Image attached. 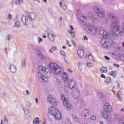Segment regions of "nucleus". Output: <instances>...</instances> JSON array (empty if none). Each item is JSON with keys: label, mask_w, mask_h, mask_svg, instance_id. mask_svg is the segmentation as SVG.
Returning a JSON list of instances; mask_svg holds the SVG:
<instances>
[{"label": "nucleus", "mask_w": 124, "mask_h": 124, "mask_svg": "<svg viewBox=\"0 0 124 124\" xmlns=\"http://www.w3.org/2000/svg\"><path fill=\"white\" fill-rule=\"evenodd\" d=\"M71 36L73 38H75V33H74V32H71Z\"/></svg>", "instance_id": "nucleus-42"}, {"label": "nucleus", "mask_w": 124, "mask_h": 124, "mask_svg": "<svg viewBox=\"0 0 124 124\" xmlns=\"http://www.w3.org/2000/svg\"><path fill=\"white\" fill-rule=\"evenodd\" d=\"M108 18L110 19L111 23V25L109 31V33L110 34L111 31H112L114 30L115 26H117V25L120 23V19L111 13H108Z\"/></svg>", "instance_id": "nucleus-4"}, {"label": "nucleus", "mask_w": 124, "mask_h": 124, "mask_svg": "<svg viewBox=\"0 0 124 124\" xmlns=\"http://www.w3.org/2000/svg\"><path fill=\"white\" fill-rule=\"evenodd\" d=\"M31 106V103H30V102L26 103V106L27 107H30Z\"/></svg>", "instance_id": "nucleus-53"}, {"label": "nucleus", "mask_w": 124, "mask_h": 124, "mask_svg": "<svg viewBox=\"0 0 124 124\" xmlns=\"http://www.w3.org/2000/svg\"><path fill=\"white\" fill-rule=\"evenodd\" d=\"M87 66H89V67H91L92 66H93V63L92 62H88L87 64Z\"/></svg>", "instance_id": "nucleus-40"}, {"label": "nucleus", "mask_w": 124, "mask_h": 124, "mask_svg": "<svg viewBox=\"0 0 124 124\" xmlns=\"http://www.w3.org/2000/svg\"><path fill=\"white\" fill-rule=\"evenodd\" d=\"M72 119L76 122V123H79L80 122V119L78 117H77V116L73 114L72 115Z\"/></svg>", "instance_id": "nucleus-25"}, {"label": "nucleus", "mask_w": 124, "mask_h": 124, "mask_svg": "<svg viewBox=\"0 0 124 124\" xmlns=\"http://www.w3.org/2000/svg\"><path fill=\"white\" fill-rule=\"evenodd\" d=\"M23 0H16V3H22L23 2Z\"/></svg>", "instance_id": "nucleus-47"}, {"label": "nucleus", "mask_w": 124, "mask_h": 124, "mask_svg": "<svg viewBox=\"0 0 124 124\" xmlns=\"http://www.w3.org/2000/svg\"><path fill=\"white\" fill-rule=\"evenodd\" d=\"M52 49H53L54 51H56L57 50V47H56V46H53Z\"/></svg>", "instance_id": "nucleus-59"}, {"label": "nucleus", "mask_w": 124, "mask_h": 124, "mask_svg": "<svg viewBox=\"0 0 124 124\" xmlns=\"http://www.w3.org/2000/svg\"><path fill=\"white\" fill-rule=\"evenodd\" d=\"M97 95L99 98H100L101 99H103V98H104L105 97V95H104V93H101V92H98L97 93Z\"/></svg>", "instance_id": "nucleus-23"}, {"label": "nucleus", "mask_w": 124, "mask_h": 124, "mask_svg": "<svg viewBox=\"0 0 124 124\" xmlns=\"http://www.w3.org/2000/svg\"><path fill=\"white\" fill-rule=\"evenodd\" d=\"M48 110L50 114L55 118V120H57V121L62 120V113L59 111V109L54 107H50L49 108Z\"/></svg>", "instance_id": "nucleus-6"}, {"label": "nucleus", "mask_w": 124, "mask_h": 124, "mask_svg": "<svg viewBox=\"0 0 124 124\" xmlns=\"http://www.w3.org/2000/svg\"><path fill=\"white\" fill-rule=\"evenodd\" d=\"M71 42H72V43H73V44H74V45H75V42H74V40H72V41H71Z\"/></svg>", "instance_id": "nucleus-62"}, {"label": "nucleus", "mask_w": 124, "mask_h": 124, "mask_svg": "<svg viewBox=\"0 0 124 124\" xmlns=\"http://www.w3.org/2000/svg\"><path fill=\"white\" fill-rule=\"evenodd\" d=\"M60 53H61V55H62V56H65V53L63 51L61 50Z\"/></svg>", "instance_id": "nucleus-49"}, {"label": "nucleus", "mask_w": 124, "mask_h": 124, "mask_svg": "<svg viewBox=\"0 0 124 124\" xmlns=\"http://www.w3.org/2000/svg\"><path fill=\"white\" fill-rule=\"evenodd\" d=\"M15 27L16 28H20L21 27V23L20 20H17L15 24Z\"/></svg>", "instance_id": "nucleus-27"}, {"label": "nucleus", "mask_w": 124, "mask_h": 124, "mask_svg": "<svg viewBox=\"0 0 124 124\" xmlns=\"http://www.w3.org/2000/svg\"><path fill=\"white\" fill-rule=\"evenodd\" d=\"M109 75L113 76V77H114V78H115V77H116V76H117V73H116V72L111 71V72H109Z\"/></svg>", "instance_id": "nucleus-31"}, {"label": "nucleus", "mask_w": 124, "mask_h": 124, "mask_svg": "<svg viewBox=\"0 0 124 124\" xmlns=\"http://www.w3.org/2000/svg\"><path fill=\"white\" fill-rule=\"evenodd\" d=\"M72 95L74 97L75 99H77L80 96V91L79 89L76 88L72 92Z\"/></svg>", "instance_id": "nucleus-12"}, {"label": "nucleus", "mask_w": 124, "mask_h": 124, "mask_svg": "<svg viewBox=\"0 0 124 124\" xmlns=\"http://www.w3.org/2000/svg\"><path fill=\"white\" fill-rule=\"evenodd\" d=\"M93 9L100 18H104L105 17V12L103 9L101 8L99 9L98 6H95Z\"/></svg>", "instance_id": "nucleus-8"}, {"label": "nucleus", "mask_w": 124, "mask_h": 124, "mask_svg": "<svg viewBox=\"0 0 124 124\" xmlns=\"http://www.w3.org/2000/svg\"><path fill=\"white\" fill-rule=\"evenodd\" d=\"M104 23H108V20L105 19L104 21Z\"/></svg>", "instance_id": "nucleus-63"}, {"label": "nucleus", "mask_w": 124, "mask_h": 124, "mask_svg": "<svg viewBox=\"0 0 124 124\" xmlns=\"http://www.w3.org/2000/svg\"><path fill=\"white\" fill-rule=\"evenodd\" d=\"M21 21L23 25H26V26L28 25L29 23V20L28 19V17H27L25 16H23L21 17Z\"/></svg>", "instance_id": "nucleus-18"}, {"label": "nucleus", "mask_w": 124, "mask_h": 124, "mask_svg": "<svg viewBox=\"0 0 124 124\" xmlns=\"http://www.w3.org/2000/svg\"><path fill=\"white\" fill-rule=\"evenodd\" d=\"M49 68L55 75H58L62 73V68L56 63H49Z\"/></svg>", "instance_id": "nucleus-7"}, {"label": "nucleus", "mask_w": 124, "mask_h": 124, "mask_svg": "<svg viewBox=\"0 0 124 124\" xmlns=\"http://www.w3.org/2000/svg\"><path fill=\"white\" fill-rule=\"evenodd\" d=\"M101 77L102 78H106V77H105V75H104V74L101 75Z\"/></svg>", "instance_id": "nucleus-60"}, {"label": "nucleus", "mask_w": 124, "mask_h": 124, "mask_svg": "<svg viewBox=\"0 0 124 124\" xmlns=\"http://www.w3.org/2000/svg\"><path fill=\"white\" fill-rule=\"evenodd\" d=\"M47 100L50 103V104H52V105H54L55 106H57L58 104V101L55 98L53 97V96L50 95L47 97Z\"/></svg>", "instance_id": "nucleus-11"}, {"label": "nucleus", "mask_w": 124, "mask_h": 124, "mask_svg": "<svg viewBox=\"0 0 124 124\" xmlns=\"http://www.w3.org/2000/svg\"><path fill=\"white\" fill-rule=\"evenodd\" d=\"M4 121L6 122L7 124H8V120H7V116H5L4 117Z\"/></svg>", "instance_id": "nucleus-45"}, {"label": "nucleus", "mask_w": 124, "mask_h": 124, "mask_svg": "<svg viewBox=\"0 0 124 124\" xmlns=\"http://www.w3.org/2000/svg\"><path fill=\"white\" fill-rule=\"evenodd\" d=\"M38 70L39 80L43 82V83L48 82V81H49L48 78H50L52 76V74L51 73V72L49 71V69L46 67L39 66Z\"/></svg>", "instance_id": "nucleus-1"}, {"label": "nucleus", "mask_w": 124, "mask_h": 124, "mask_svg": "<svg viewBox=\"0 0 124 124\" xmlns=\"http://www.w3.org/2000/svg\"><path fill=\"white\" fill-rule=\"evenodd\" d=\"M85 59H89V60H90V61H92L93 60V56H92V54L87 55L85 56Z\"/></svg>", "instance_id": "nucleus-30"}, {"label": "nucleus", "mask_w": 124, "mask_h": 124, "mask_svg": "<svg viewBox=\"0 0 124 124\" xmlns=\"http://www.w3.org/2000/svg\"><path fill=\"white\" fill-rule=\"evenodd\" d=\"M79 20L80 22L83 23L85 26H86V31H87L88 32H89V33H91L92 34H95V33H97V32H98L97 28L93 25L90 24L89 22H87V16H82L79 17Z\"/></svg>", "instance_id": "nucleus-2"}, {"label": "nucleus", "mask_w": 124, "mask_h": 124, "mask_svg": "<svg viewBox=\"0 0 124 124\" xmlns=\"http://www.w3.org/2000/svg\"><path fill=\"white\" fill-rule=\"evenodd\" d=\"M105 59L107 60V61H110V58L108 56H105Z\"/></svg>", "instance_id": "nucleus-56"}, {"label": "nucleus", "mask_w": 124, "mask_h": 124, "mask_svg": "<svg viewBox=\"0 0 124 124\" xmlns=\"http://www.w3.org/2000/svg\"><path fill=\"white\" fill-rule=\"evenodd\" d=\"M122 94V92L121 91H118V93L116 94L117 96H121Z\"/></svg>", "instance_id": "nucleus-50"}, {"label": "nucleus", "mask_w": 124, "mask_h": 124, "mask_svg": "<svg viewBox=\"0 0 124 124\" xmlns=\"http://www.w3.org/2000/svg\"><path fill=\"white\" fill-rule=\"evenodd\" d=\"M112 31H110L111 36H113V37H120L121 35H123L124 32V23L123 25V27L122 29H121L120 26L118 24H116V26H115Z\"/></svg>", "instance_id": "nucleus-5"}, {"label": "nucleus", "mask_w": 124, "mask_h": 124, "mask_svg": "<svg viewBox=\"0 0 124 124\" xmlns=\"http://www.w3.org/2000/svg\"><path fill=\"white\" fill-rule=\"evenodd\" d=\"M38 123H39V118L38 117L35 118L33 121V123L36 124H38Z\"/></svg>", "instance_id": "nucleus-29"}, {"label": "nucleus", "mask_w": 124, "mask_h": 124, "mask_svg": "<svg viewBox=\"0 0 124 124\" xmlns=\"http://www.w3.org/2000/svg\"><path fill=\"white\" fill-rule=\"evenodd\" d=\"M62 79L63 82H65V83L68 82V80H69L68 75L66 74L65 72H64L62 75Z\"/></svg>", "instance_id": "nucleus-19"}, {"label": "nucleus", "mask_w": 124, "mask_h": 124, "mask_svg": "<svg viewBox=\"0 0 124 124\" xmlns=\"http://www.w3.org/2000/svg\"><path fill=\"white\" fill-rule=\"evenodd\" d=\"M99 36L102 39H105L106 38H108L110 36V35L107 31L104 30H101L99 32Z\"/></svg>", "instance_id": "nucleus-9"}, {"label": "nucleus", "mask_w": 124, "mask_h": 124, "mask_svg": "<svg viewBox=\"0 0 124 124\" xmlns=\"http://www.w3.org/2000/svg\"><path fill=\"white\" fill-rule=\"evenodd\" d=\"M120 112H124V108H122L120 109Z\"/></svg>", "instance_id": "nucleus-61"}, {"label": "nucleus", "mask_w": 124, "mask_h": 124, "mask_svg": "<svg viewBox=\"0 0 124 124\" xmlns=\"http://www.w3.org/2000/svg\"><path fill=\"white\" fill-rule=\"evenodd\" d=\"M61 99H62V100L63 103H64V101L68 100V99H66V98H65L64 95H63V94L61 95Z\"/></svg>", "instance_id": "nucleus-32"}, {"label": "nucleus", "mask_w": 124, "mask_h": 124, "mask_svg": "<svg viewBox=\"0 0 124 124\" xmlns=\"http://www.w3.org/2000/svg\"><path fill=\"white\" fill-rule=\"evenodd\" d=\"M26 94L27 95H30V94H31V93H30L29 90H26Z\"/></svg>", "instance_id": "nucleus-54"}, {"label": "nucleus", "mask_w": 124, "mask_h": 124, "mask_svg": "<svg viewBox=\"0 0 124 124\" xmlns=\"http://www.w3.org/2000/svg\"><path fill=\"white\" fill-rule=\"evenodd\" d=\"M82 115L86 118V119H89V118H90V115H91L90 110H89V109L84 110L82 111Z\"/></svg>", "instance_id": "nucleus-16"}, {"label": "nucleus", "mask_w": 124, "mask_h": 124, "mask_svg": "<svg viewBox=\"0 0 124 124\" xmlns=\"http://www.w3.org/2000/svg\"><path fill=\"white\" fill-rule=\"evenodd\" d=\"M70 28L71 31H74V28H73V26H72V25H70Z\"/></svg>", "instance_id": "nucleus-57"}, {"label": "nucleus", "mask_w": 124, "mask_h": 124, "mask_svg": "<svg viewBox=\"0 0 124 124\" xmlns=\"http://www.w3.org/2000/svg\"><path fill=\"white\" fill-rule=\"evenodd\" d=\"M113 65H114V66H115L116 67H117L118 68H119V67H120V65H119L118 64L113 63Z\"/></svg>", "instance_id": "nucleus-52"}, {"label": "nucleus", "mask_w": 124, "mask_h": 124, "mask_svg": "<svg viewBox=\"0 0 124 124\" xmlns=\"http://www.w3.org/2000/svg\"><path fill=\"white\" fill-rule=\"evenodd\" d=\"M8 18L9 20H12V15L9 14L8 16Z\"/></svg>", "instance_id": "nucleus-44"}, {"label": "nucleus", "mask_w": 124, "mask_h": 124, "mask_svg": "<svg viewBox=\"0 0 124 124\" xmlns=\"http://www.w3.org/2000/svg\"><path fill=\"white\" fill-rule=\"evenodd\" d=\"M66 44L67 45H68V46H69V47H71V45H70V44H69V41L67 40V41H66Z\"/></svg>", "instance_id": "nucleus-46"}, {"label": "nucleus", "mask_w": 124, "mask_h": 124, "mask_svg": "<svg viewBox=\"0 0 124 124\" xmlns=\"http://www.w3.org/2000/svg\"><path fill=\"white\" fill-rule=\"evenodd\" d=\"M22 66L23 68L26 67V62L25 61H23L22 62Z\"/></svg>", "instance_id": "nucleus-41"}, {"label": "nucleus", "mask_w": 124, "mask_h": 124, "mask_svg": "<svg viewBox=\"0 0 124 124\" xmlns=\"http://www.w3.org/2000/svg\"><path fill=\"white\" fill-rule=\"evenodd\" d=\"M10 70L12 73H15L17 71V68H16V66L13 64H11L10 65Z\"/></svg>", "instance_id": "nucleus-21"}, {"label": "nucleus", "mask_w": 124, "mask_h": 124, "mask_svg": "<svg viewBox=\"0 0 124 124\" xmlns=\"http://www.w3.org/2000/svg\"><path fill=\"white\" fill-rule=\"evenodd\" d=\"M117 97L119 101H123V98L121 96H117Z\"/></svg>", "instance_id": "nucleus-43"}, {"label": "nucleus", "mask_w": 124, "mask_h": 124, "mask_svg": "<svg viewBox=\"0 0 124 124\" xmlns=\"http://www.w3.org/2000/svg\"><path fill=\"white\" fill-rule=\"evenodd\" d=\"M118 124H124V117H120L118 122Z\"/></svg>", "instance_id": "nucleus-26"}, {"label": "nucleus", "mask_w": 124, "mask_h": 124, "mask_svg": "<svg viewBox=\"0 0 124 124\" xmlns=\"http://www.w3.org/2000/svg\"><path fill=\"white\" fill-rule=\"evenodd\" d=\"M47 37L49 41H50L51 42H55L56 38L53 34L51 33H48L47 35Z\"/></svg>", "instance_id": "nucleus-17"}, {"label": "nucleus", "mask_w": 124, "mask_h": 124, "mask_svg": "<svg viewBox=\"0 0 124 124\" xmlns=\"http://www.w3.org/2000/svg\"><path fill=\"white\" fill-rule=\"evenodd\" d=\"M37 55L38 57V58H40V59H41V60H43V61H46V57H45V56H44V55H43L42 53L39 52L37 54Z\"/></svg>", "instance_id": "nucleus-22"}, {"label": "nucleus", "mask_w": 124, "mask_h": 124, "mask_svg": "<svg viewBox=\"0 0 124 124\" xmlns=\"http://www.w3.org/2000/svg\"><path fill=\"white\" fill-rule=\"evenodd\" d=\"M35 101H36L37 105H38V104H39V101H38V99L37 98H35Z\"/></svg>", "instance_id": "nucleus-48"}, {"label": "nucleus", "mask_w": 124, "mask_h": 124, "mask_svg": "<svg viewBox=\"0 0 124 124\" xmlns=\"http://www.w3.org/2000/svg\"><path fill=\"white\" fill-rule=\"evenodd\" d=\"M83 38L84 40H88V37H87L86 35L83 36Z\"/></svg>", "instance_id": "nucleus-55"}, {"label": "nucleus", "mask_w": 124, "mask_h": 124, "mask_svg": "<svg viewBox=\"0 0 124 124\" xmlns=\"http://www.w3.org/2000/svg\"><path fill=\"white\" fill-rule=\"evenodd\" d=\"M89 18L91 19V20H93V19L94 18V17L93 16V15L92 13H89Z\"/></svg>", "instance_id": "nucleus-37"}, {"label": "nucleus", "mask_w": 124, "mask_h": 124, "mask_svg": "<svg viewBox=\"0 0 124 124\" xmlns=\"http://www.w3.org/2000/svg\"><path fill=\"white\" fill-rule=\"evenodd\" d=\"M91 120H92V121H95L96 120V117L93 115H92V116L90 118Z\"/></svg>", "instance_id": "nucleus-38"}, {"label": "nucleus", "mask_w": 124, "mask_h": 124, "mask_svg": "<svg viewBox=\"0 0 124 124\" xmlns=\"http://www.w3.org/2000/svg\"><path fill=\"white\" fill-rule=\"evenodd\" d=\"M48 52H49V54H53V51H52V49H49Z\"/></svg>", "instance_id": "nucleus-58"}, {"label": "nucleus", "mask_w": 124, "mask_h": 124, "mask_svg": "<svg viewBox=\"0 0 124 124\" xmlns=\"http://www.w3.org/2000/svg\"><path fill=\"white\" fill-rule=\"evenodd\" d=\"M78 55L79 56V58L83 59L84 58V52L82 49H79L78 50Z\"/></svg>", "instance_id": "nucleus-20"}, {"label": "nucleus", "mask_w": 124, "mask_h": 124, "mask_svg": "<svg viewBox=\"0 0 124 124\" xmlns=\"http://www.w3.org/2000/svg\"><path fill=\"white\" fill-rule=\"evenodd\" d=\"M65 124H71V121H70V120H69L68 119L66 120Z\"/></svg>", "instance_id": "nucleus-39"}, {"label": "nucleus", "mask_w": 124, "mask_h": 124, "mask_svg": "<svg viewBox=\"0 0 124 124\" xmlns=\"http://www.w3.org/2000/svg\"><path fill=\"white\" fill-rule=\"evenodd\" d=\"M112 112H113L112 105L109 102L105 103L103 106V109L101 112L102 117L105 119H111Z\"/></svg>", "instance_id": "nucleus-3"}, {"label": "nucleus", "mask_w": 124, "mask_h": 124, "mask_svg": "<svg viewBox=\"0 0 124 124\" xmlns=\"http://www.w3.org/2000/svg\"><path fill=\"white\" fill-rule=\"evenodd\" d=\"M120 116V115L118 114H114L113 115L114 118L115 119V120H117V119H119Z\"/></svg>", "instance_id": "nucleus-34"}, {"label": "nucleus", "mask_w": 124, "mask_h": 124, "mask_svg": "<svg viewBox=\"0 0 124 124\" xmlns=\"http://www.w3.org/2000/svg\"><path fill=\"white\" fill-rule=\"evenodd\" d=\"M106 83H110L111 82V78L109 77H108L105 80Z\"/></svg>", "instance_id": "nucleus-35"}, {"label": "nucleus", "mask_w": 124, "mask_h": 124, "mask_svg": "<svg viewBox=\"0 0 124 124\" xmlns=\"http://www.w3.org/2000/svg\"><path fill=\"white\" fill-rule=\"evenodd\" d=\"M23 110L24 112V113L25 114L26 116H30L31 115V111L30 110L26 108H23Z\"/></svg>", "instance_id": "nucleus-24"}, {"label": "nucleus", "mask_w": 124, "mask_h": 124, "mask_svg": "<svg viewBox=\"0 0 124 124\" xmlns=\"http://www.w3.org/2000/svg\"><path fill=\"white\" fill-rule=\"evenodd\" d=\"M63 104H64L65 107H66V108H67V109L72 110V109H73V107L72 106V104H71V103H70V102H69V101L68 100L64 101Z\"/></svg>", "instance_id": "nucleus-15"}, {"label": "nucleus", "mask_w": 124, "mask_h": 124, "mask_svg": "<svg viewBox=\"0 0 124 124\" xmlns=\"http://www.w3.org/2000/svg\"><path fill=\"white\" fill-rule=\"evenodd\" d=\"M109 42V41L107 42V41H106L105 39H101L100 41V43L102 46H103L104 48H107V49L111 47V45Z\"/></svg>", "instance_id": "nucleus-10"}, {"label": "nucleus", "mask_w": 124, "mask_h": 124, "mask_svg": "<svg viewBox=\"0 0 124 124\" xmlns=\"http://www.w3.org/2000/svg\"><path fill=\"white\" fill-rule=\"evenodd\" d=\"M59 3L61 5V7H62V8H63V9H64V10H65V9H66V7L65 6L64 4H62V2L60 1Z\"/></svg>", "instance_id": "nucleus-33"}, {"label": "nucleus", "mask_w": 124, "mask_h": 124, "mask_svg": "<svg viewBox=\"0 0 124 124\" xmlns=\"http://www.w3.org/2000/svg\"><path fill=\"white\" fill-rule=\"evenodd\" d=\"M100 70L102 73H106L107 72V69L105 67H101Z\"/></svg>", "instance_id": "nucleus-28"}, {"label": "nucleus", "mask_w": 124, "mask_h": 124, "mask_svg": "<svg viewBox=\"0 0 124 124\" xmlns=\"http://www.w3.org/2000/svg\"><path fill=\"white\" fill-rule=\"evenodd\" d=\"M77 64L78 66V68L80 69V70H81L82 69V63L78 62Z\"/></svg>", "instance_id": "nucleus-36"}, {"label": "nucleus", "mask_w": 124, "mask_h": 124, "mask_svg": "<svg viewBox=\"0 0 124 124\" xmlns=\"http://www.w3.org/2000/svg\"><path fill=\"white\" fill-rule=\"evenodd\" d=\"M104 123H103V121H100V124H104Z\"/></svg>", "instance_id": "nucleus-64"}, {"label": "nucleus", "mask_w": 124, "mask_h": 124, "mask_svg": "<svg viewBox=\"0 0 124 124\" xmlns=\"http://www.w3.org/2000/svg\"><path fill=\"white\" fill-rule=\"evenodd\" d=\"M67 86L71 90H73V89H74V88L76 87V80L72 78V79H71V80L68 82Z\"/></svg>", "instance_id": "nucleus-13"}, {"label": "nucleus", "mask_w": 124, "mask_h": 124, "mask_svg": "<svg viewBox=\"0 0 124 124\" xmlns=\"http://www.w3.org/2000/svg\"><path fill=\"white\" fill-rule=\"evenodd\" d=\"M27 17L29 21H34L36 18V14L34 12H31L27 16Z\"/></svg>", "instance_id": "nucleus-14"}, {"label": "nucleus", "mask_w": 124, "mask_h": 124, "mask_svg": "<svg viewBox=\"0 0 124 124\" xmlns=\"http://www.w3.org/2000/svg\"><path fill=\"white\" fill-rule=\"evenodd\" d=\"M38 41L39 43H40V42H42L43 40L41 38L39 37L38 38Z\"/></svg>", "instance_id": "nucleus-51"}]
</instances>
